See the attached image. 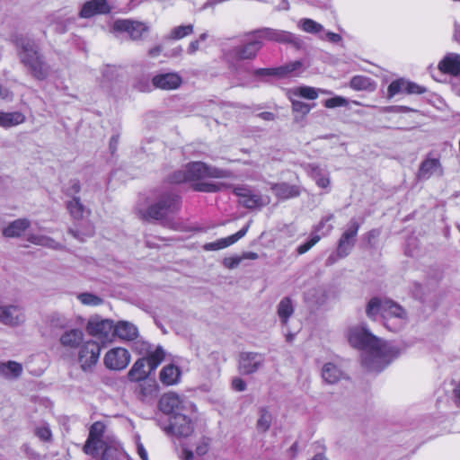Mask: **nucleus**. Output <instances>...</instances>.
I'll use <instances>...</instances> for the list:
<instances>
[{"mask_svg":"<svg viewBox=\"0 0 460 460\" xmlns=\"http://www.w3.org/2000/svg\"><path fill=\"white\" fill-rule=\"evenodd\" d=\"M264 363L261 354L255 352L242 353L239 359V369L243 374L250 375L258 371Z\"/></svg>","mask_w":460,"mask_h":460,"instance_id":"nucleus-16","label":"nucleus"},{"mask_svg":"<svg viewBox=\"0 0 460 460\" xmlns=\"http://www.w3.org/2000/svg\"><path fill=\"white\" fill-rule=\"evenodd\" d=\"M130 360V353L128 349L121 347L108 350L103 358L105 367L111 370H122L126 368Z\"/></svg>","mask_w":460,"mask_h":460,"instance_id":"nucleus-14","label":"nucleus"},{"mask_svg":"<svg viewBox=\"0 0 460 460\" xmlns=\"http://www.w3.org/2000/svg\"><path fill=\"white\" fill-rule=\"evenodd\" d=\"M359 229V224L357 220L351 219L347 226V228L342 233L337 248V255L340 258H344L348 256L352 251L355 243L356 237Z\"/></svg>","mask_w":460,"mask_h":460,"instance_id":"nucleus-12","label":"nucleus"},{"mask_svg":"<svg viewBox=\"0 0 460 460\" xmlns=\"http://www.w3.org/2000/svg\"><path fill=\"white\" fill-rule=\"evenodd\" d=\"M20 58L35 78L43 80L49 75V66L43 62L34 44H24L20 51Z\"/></svg>","mask_w":460,"mask_h":460,"instance_id":"nucleus-6","label":"nucleus"},{"mask_svg":"<svg viewBox=\"0 0 460 460\" xmlns=\"http://www.w3.org/2000/svg\"><path fill=\"white\" fill-rule=\"evenodd\" d=\"M246 383L240 377H234L232 380V388L236 392H243L246 390Z\"/></svg>","mask_w":460,"mask_h":460,"instance_id":"nucleus-54","label":"nucleus"},{"mask_svg":"<svg viewBox=\"0 0 460 460\" xmlns=\"http://www.w3.org/2000/svg\"><path fill=\"white\" fill-rule=\"evenodd\" d=\"M31 226L26 218H19L9 223L3 228V235L8 238L20 237Z\"/></svg>","mask_w":460,"mask_h":460,"instance_id":"nucleus-27","label":"nucleus"},{"mask_svg":"<svg viewBox=\"0 0 460 460\" xmlns=\"http://www.w3.org/2000/svg\"><path fill=\"white\" fill-rule=\"evenodd\" d=\"M27 240L32 244L44 246L54 250L60 249L62 247L59 243L56 242L49 236L42 234H31L28 235Z\"/></svg>","mask_w":460,"mask_h":460,"instance_id":"nucleus-37","label":"nucleus"},{"mask_svg":"<svg viewBox=\"0 0 460 460\" xmlns=\"http://www.w3.org/2000/svg\"><path fill=\"white\" fill-rule=\"evenodd\" d=\"M324 106L328 109H333L337 107H345L348 105V101L342 96H335L324 101Z\"/></svg>","mask_w":460,"mask_h":460,"instance_id":"nucleus-49","label":"nucleus"},{"mask_svg":"<svg viewBox=\"0 0 460 460\" xmlns=\"http://www.w3.org/2000/svg\"><path fill=\"white\" fill-rule=\"evenodd\" d=\"M26 120L25 115L21 111L5 112L0 111V127L9 128L19 126Z\"/></svg>","mask_w":460,"mask_h":460,"instance_id":"nucleus-29","label":"nucleus"},{"mask_svg":"<svg viewBox=\"0 0 460 460\" xmlns=\"http://www.w3.org/2000/svg\"><path fill=\"white\" fill-rule=\"evenodd\" d=\"M438 68L444 73H449L454 75H460V55L450 54L447 56L438 64Z\"/></svg>","mask_w":460,"mask_h":460,"instance_id":"nucleus-33","label":"nucleus"},{"mask_svg":"<svg viewBox=\"0 0 460 460\" xmlns=\"http://www.w3.org/2000/svg\"><path fill=\"white\" fill-rule=\"evenodd\" d=\"M49 323L57 329H68L72 327V319L60 312H54L49 317Z\"/></svg>","mask_w":460,"mask_h":460,"instance_id":"nucleus-39","label":"nucleus"},{"mask_svg":"<svg viewBox=\"0 0 460 460\" xmlns=\"http://www.w3.org/2000/svg\"><path fill=\"white\" fill-rule=\"evenodd\" d=\"M319 93L329 94L330 93L325 90L307 85L293 87L288 91V96H293L297 99L304 98L306 100H315L318 98Z\"/></svg>","mask_w":460,"mask_h":460,"instance_id":"nucleus-24","label":"nucleus"},{"mask_svg":"<svg viewBox=\"0 0 460 460\" xmlns=\"http://www.w3.org/2000/svg\"><path fill=\"white\" fill-rule=\"evenodd\" d=\"M178 208V197L172 194H166L150 205L146 209L138 205L137 211L145 219L161 220L172 213Z\"/></svg>","mask_w":460,"mask_h":460,"instance_id":"nucleus-5","label":"nucleus"},{"mask_svg":"<svg viewBox=\"0 0 460 460\" xmlns=\"http://www.w3.org/2000/svg\"><path fill=\"white\" fill-rule=\"evenodd\" d=\"M349 85L356 91H375L376 84L364 75H356L350 80Z\"/></svg>","mask_w":460,"mask_h":460,"instance_id":"nucleus-38","label":"nucleus"},{"mask_svg":"<svg viewBox=\"0 0 460 460\" xmlns=\"http://www.w3.org/2000/svg\"><path fill=\"white\" fill-rule=\"evenodd\" d=\"M234 194L239 199V203L247 208H257L270 203L268 196H261L254 193L247 185H238L234 189Z\"/></svg>","mask_w":460,"mask_h":460,"instance_id":"nucleus-11","label":"nucleus"},{"mask_svg":"<svg viewBox=\"0 0 460 460\" xmlns=\"http://www.w3.org/2000/svg\"><path fill=\"white\" fill-rule=\"evenodd\" d=\"M190 412L177 413L172 416L171 423L168 427L164 428V431L167 434H172L178 437H188L194 429L193 420Z\"/></svg>","mask_w":460,"mask_h":460,"instance_id":"nucleus-13","label":"nucleus"},{"mask_svg":"<svg viewBox=\"0 0 460 460\" xmlns=\"http://www.w3.org/2000/svg\"><path fill=\"white\" fill-rule=\"evenodd\" d=\"M209 449V439L207 438H201L196 447V454L198 456H204Z\"/></svg>","mask_w":460,"mask_h":460,"instance_id":"nucleus-51","label":"nucleus"},{"mask_svg":"<svg viewBox=\"0 0 460 460\" xmlns=\"http://www.w3.org/2000/svg\"><path fill=\"white\" fill-rule=\"evenodd\" d=\"M159 407L164 413L173 416L177 413L195 411V406L190 402L174 393L164 394L160 399Z\"/></svg>","mask_w":460,"mask_h":460,"instance_id":"nucleus-8","label":"nucleus"},{"mask_svg":"<svg viewBox=\"0 0 460 460\" xmlns=\"http://www.w3.org/2000/svg\"><path fill=\"white\" fill-rule=\"evenodd\" d=\"M294 312L292 302L289 298H283L278 305V315L283 323H286L288 319Z\"/></svg>","mask_w":460,"mask_h":460,"instance_id":"nucleus-41","label":"nucleus"},{"mask_svg":"<svg viewBox=\"0 0 460 460\" xmlns=\"http://www.w3.org/2000/svg\"><path fill=\"white\" fill-rule=\"evenodd\" d=\"M272 421V416L269 410L262 408L259 411V418L257 420V429L260 431H266L270 429Z\"/></svg>","mask_w":460,"mask_h":460,"instance_id":"nucleus-44","label":"nucleus"},{"mask_svg":"<svg viewBox=\"0 0 460 460\" xmlns=\"http://www.w3.org/2000/svg\"><path fill=\"white\" fill-rule=\"evenodd\" d=\"M136 445H137V450L139 457L142 460H148V455L146 450L145 449L144 446L140 442L139 437L136 438Z\"/></svg>","mask_w":460,"mask_h":460,"instance_id":"nucleus-56","label":"nucleus"},{"mask_svg":"<svg viewBox=\"0 0 460 460\" xmlns=\"http://www.w3.org/2000/svg\"><path fill=\"white\" fill-rule=\"evenodd\" d=\"M422 88L408 80H405L403 78L397 79L393 81L387 89V94L388 98H393L396 94H402V93H407V94H412V93H422Z\"/></svg>","mask_w":460,"mask_h":460,"instance_id":"nucleus-18","label":"nucleus"},{"mask_svg":"<svg viewBox=\"0 0 460 460\" xmlns=\"http://www.w3.org/2000/svg\"><path fill=\"white\" fill-rule=\"evenodd\" d=\"M261 33L262 37L266 40L282 43L291 42L294 40V35L286 31L266 29Z\"/></svg>","mask_w":460,"mask_h":460,"instance_id":"nucleus-36","label":"nucleus"},{"mask_svg":"<svg viewBox=\"0 0 460 460\" xmlns=\"http://www.w3.org/2000/svg\"><path fill=\"white\" fill-rule=\"evenodd\" d=\"M261 44L259 40L251 41L243 46L239 47L235 50V56L239 59H250L253 58L259 49H261Z\"/></svg>","mask_w":460,"mask_h":460,"instance_id":"nucleus-35","label":"nucleus"},{"mask_svg":"<svg viewBox=\"0 0 460 460\" xmlns=\"http://www.w3.org/2000/svg\"><path fill=\"white\" fill-rule=\"evenodd\" d=\"M138 336L137 327L130 322L119 321L115 324L114 338L125 341L135 340Z\"/></svg>","mask_w":460,"mask_h":460,"instance_id":"nucleus-23","label":"nucleus"},{"mask_svg":"<svg viewBox=\"0 0 460 460\" xmlns=\"http://www.w3.org/2000/svg\"><path fill=\"white\" fill-rule=\"evenodd\" d=\"M23 372L22 364L13 360L0 363V376L6 380L18 379Z\"/></svg>","mask_w":460,"mask_h":460,"instance_id":"nucleus-26","label":"nucleus"},{"mask_svg":"<svg viewBox=\"0 0 460 460\" xmlns=\"http://www.w3.org/2000/svg\"><path fill=\"white\" fill-rule=\"evenodd\" d=\"M26 321L22 306L14 304L0 303V323L8 327H18Z\"/></svg>","mask_w":460,"mask_h":460,"instance_id":"nucleus-10","label":"nucleus"},{"mask_svg":"<svg viewBox=\"0 0 460 460\" xmlns=\"http://www.w3.org/2000/svg\"><path fill=\"white\" fill-rule=\"evenodd\" d=\"M366 314L373 321L380 314L384 326L393 332L403 330L409 322L406 310L398 303L386 298L372 297L367 304Z\"/></svg>","mask_w":460,"mask_h":460,"instance_id":"nucleus-2","label":"nucleus"},{"mask_svg":"<svg viewBox=\"0 0 460 460\" xmlns=\"http://www.w3.org/2000/svg\"><path fill=\"white\" fill-rule=\"evenodd\" d=\"M67 209L71 216L75 219H81L84 214V207L77 198H73L67 202Z\"/></svg>","mask_w":460,"mask_h":460,"instance_id":"nucleus-45","label":"nucleus"},{"mask_svg":"<svg viewBox=\"0 0 460 460\" xmlns=\"http://www.w3.org/2000/svg\"><path fill=\"white\" fill-rule=\"evenodd\" d=\"M297 26L302 31L312 34H317L323 31V27L322 24L309 18H303L299 20Z\"/></svg>","mask_w":460,"mask_h":460,"instance_id":"nucleus-42","label":"nucleus"},{"mask_svg":"<svg viewBox=\"0 0 460 460\" xmlns=\"http://www.w3.org/2000/svg\"><path fill=\"white\" fill-rule=\"evenodd\" d=\"M199 49V40L191 41L188 47V53L194 54Z\"/></svg>","mask_w":460,"mask_h":460,"instance_id":"nucleus-62","label":"nucleus"},{"mask_svg":"<svg viewBox=\"0 0 460 460\" xmlns=\"http://www.w3.org/2000/svg\"><path fill=\"white\" fill-rule=\"evenodd\" d=\"M197 190L205 192H216L219 190V187L213 183H201L198 185Z\"/></svg>","mask_w":460,"mask_h":460,"instance_id":"nucleus-55","label":"nucleus"},{"mask_svg":"<svg viewBox=\"0 0 460 460\" xmlns=\"http://www.w3.org/2000/svg\"><path fill=\"white\" fill-rule=\"evenodd\" d=\"M101 347L93 340L84 341L78 349L77 361L84 372L92 371L99 361Z\"/></svg>","mask_w":460,"mask_h":460,"instance_id":"nucleus-7","label":"nucleus"},{"mask_svg":"<svg viewBox=\"0 0 460 460\" xmlns=\"http://www.w3.org/2000/svg\"><path fill=\"white\" fill-rule=\"evenodd\" d=\"M430 168H431V162H429V160H426L425 162H423L421 164V167L420 169V176L423 178H429V175H427V174Z\"/></svg>","mask_w":460,"mask_h":460,"instance_id":"nucleus-58","label":"nucleus"},{"mask_svg":"<svg viewBox=\"0 0 460 460\" xmlns=\"http://www.w3.org/2000/svg\"><path fill=\"white\" fill-rule=\"evenodd\" d=\"M113 439L115 438L112 436L106 433V425L102 421H95L90 427L83 451L88 456L98 457L100 451H103Z\"/></svg>","mask_w":460,"mask_h":460,"instance_id":"nucleus-4","label":"nucleus"},{"mask_svg":"<svg viewBox=\"0 0 460 460\" xmlns=\"http://www.w3.org/2000/svg\"><path fill=\"white\" fill-rule=\"evenodd\" d=\"M305 170L315 181L318 187L327 189L330 186V178L322 173L320 168L314 164H305Z\"/></svg>","mask_w":460,"mask_h":460,"instance_id":"nucleus-34","label":"nucleus"},{"mask_svg":"<svg viewBox=\"0 0 460 460\" xmlns=\"http://www.w3.org/2000/svg\"><path fill=\"white\" fill-rule=\"evenodd\" d=\"M322 377L328 384H335L345 377V373L336 363L326 362L322 367Z\"/></svg>","mask_w":460,"mask_h":460,"instance_id":"nucleus-25","label":"nucleus"},{"mask_svg":"<svg viewBox=\"0 0 460 460\" xmlns=\"http://www.w3.org/2000/svg\"><path fill=\"white\" fill-rule=\"evenodd\" d=\"M271 190L275 195L281 199L295 198L300 194L298 186L285 182L273 184Z\"/></svg>","mask_w":460,"mask_h":460,"instance_id":"nucleus-32","label":"nucleus"},{"mask_svg":"<svg viewBox=\"0 0 460 460\" xmlns=\"http://www.w3.org/2000/svg\"><path fill=\"white\" fill-rule=\"evenodd\" d=\"M318 294H322V290L320 288L310 290L305 294V299L316 304L323 303V298L322 296H316Z\"/></svg>","mask_w":460,"mask_h":460,"instance_id":"nucleus-52","label":"nucleus"},{"mask_svg":"<svg viewBox=\"0 0 460 460\" xmlns=\"http://www.w3.org/2000/svg\"><path fill=\"white\" fill-rule=\"evenodd\" d=\"M113 29L118 31H127L133 40H138L148 31V26L140 22L118 20L114 22Z\"/></svg>","mask_w":460,"mask_h":460,"instance_id":"nucleus-17","label":"nucleus"},{"mask_svg":"<svg viewBox=\"0 0 460 460\" xmlns=\"http://www.w3.org/2000/svg\"><path fill=\"white\" fill-rule=\"evenodd\" d=\"M141 349H138V347H136V349L140 354H146L147 357L146 358V363L148 365V367L150 368V371H154L164 360L165 352L161 347H156L155 349L151 350L150 346L142 343Z\"/></svg>","mask_w":460,"mask_h":460,"instance_id":"nucleus-20","label":"nucleus"},{"mask_svg":"<svg viewBox=\"0 0 460 460\" xmlns=\"http://www.w3.org/2000/svg\"><path fill=\"white\" fill-rule=\"evenodd\" d=\"M153 84L161 90H174L181 84V77L177 73L159 74L153 77Z\"/></svg>","mask_w":460,"mask_h":460,"instance_id":"nucleus-19","label":"nucleus"},{"mask_svg":"<svg viewBox=\"0 0 460 460\" xmlns=\"http://www.w3.org/2000/svg\"><path fill=\"white\" fill-rule=\"evenodd\" d=\"M76 298L85 306H98L103 303L102 297L89 292L80 293L76 296Z\"/></svg>","mask_w":460,"mask_h":460,"instance_id":"nucleus-43","label":"nucleus"},{"mask_svg":"<svg viewBox=\"0 0 460 460\" xmlns=\"http://www.w3.org/2000/svg\"><path fill=\"white\" fill-rule=\"evenodd\" d=\"M180 457L181 460H194L193 452L188 448H183L181 450Z\"/></svg>","mask_w":460,"mask_h":460,"instance_id":"nucleus-59","label":"nucleus"},{"mask_svg":"<svg viewBox=\"0 0 460 460\" xmlns=\"http://www.w3.org/2000/svg\"><path fill=\"white\" fill-rule=\"evenodd\" d=\"M248 228H249V225H247L245 227L239 230L234 234H232L226 238L219 239L216 242L208 243L204 245V249L206 251H217V250L226 248V247L234 244V243H236L242 237H243L246 234Z\"/></svg>","mask_w":460,"mask_h":460,"instance_id":"nucleus-22","label":"nucleus"},{"mask_svg":"<svg viewBox=\"0 0 460 460\" xmlns=\"http://www.w3.org/2000/svg\"><path fill=\"white\" fill-rule=\"evenodd\" d=\"M0 98L4 101H12L13 94L8 88L0 84Z\"/></svg>","mask_w":460,"mask_h":460,"instance_id":"nucleus-57","label":"nucleus"},{"mask_svg":"<svg viewBox=\"0 0 460 460\" xmlns=\"http://www.w3.org/2000/svg\"><path fill=\"white\" fill-rule=\"evenodd\" d=\"M84 333L82 328L70 327L65 330L58 340L61 347L66 349H78L84 343Z\"/></svg>","mask_w":460,"mask_h":460,"instance_id":"nucleus-15","label":"nucleus"},{"mask_svg":"<svg viewBox=\"0 0 460 460\" xmlns=\"http://www.w3.org/2000/svg\"><path fill=\"white\" fill-rule=\"evenodd\" d=\"M346 339L352 348L364 352L362 365L370 372H381L402 353L397 346L373 334L365 323L349 326Z\"/></svg>","mask_w":460,"mask_h":460,"instance_id":"nucleus-1","label":"nucleus"},{"mask_svg":"<svg viewBox=\"0 0 460 460\" xmlns=\"http://www.w3.org/2000/svg\"><path fill=\"white\" fill-rule=\"evenodd\" d=\"M258 257H259L258 254L253 252H246L241 255V258H243V260H256V259H258Z\"/></svg>","mask_w":460,"mask_h":460,"instance_id":"nucleus-63","label":"nucleus"},{"mask_svg":"<svg viewBox=\"0 0 460 460\" xmlns=\"http://www.w3.org/2000/svg\"><path fill=\"white\" fill-rule=\"evenodd\" d=\"M443 169L440 163L437 159H433V175L441 176Z\"/></svg>","mask_w":460,"mask_h":460,"instance_id":"nucleus-60","label":"nucleus"},{"mask_svg":"<svg viewBox=\"0 0 460 460\" xmlns=\"http://www.w3.org/2000/svg\"><path fill=\"white\" fill-rule=\"evenodd\" d=\"M114 323L109 319L93 317L87 323L88 333L102 342H111L114 340Z\"/></svg>","mask_w":460,"mask_h":460,"instance_id":"nucleus-9","label":"nucleus"},{"mask_svg":"<svg viewBox=\"0 0 460 460\" xmlns=\"http://www.w3.org/2000/svg\"><path fill=\"white\" fill-rule=\"evenodd\" d=\"M193 32V25H181L173 28L170 34L169 38L172 40H181Z\"/></svg>","mask_w":460,"mask_h":460,"instance_id":"nucleus-47","label":"nucleus"},{"mask_svg":"<svg viewBox=\"0 0 460 460\" xmlns=\"http://www.w3.org/2000/svg\"><path fill=\"white\" fill-rule=\"evenodd\" d=\"M122 455V448L119 443L113 439L108 444L101 455V460H119Z\"/></svg>","mask_w":460,"mask_h":460,"instance_id":"nucleus-40","label":"nucleus"},{"mask_svg":"<svg viewBox=\"0 0 460 460\" xmlns=\"http://www.w3.org/2000/svg\"><path fill=\"white\" fill-rule=\"evenodd\" d=\"M288 97L292 103V111L294 113L299 114L302 117H305L310 112V111L312 109L311 105L299 101L296 97H293V96H288Z\"/></svg>","mask_w":460,"mask_h":460,"instance_id":"nucleus-46","label":"nucleus"},{"mask_svg":"<svg viewBox=\"0 0 460 460\" xmlns=\"http://www.w3.org/2000/svg\"><path fill=\"white\" fill-rule=\"evenodd\" d=\"M226 176V172L207 165L202 162H193L185 165L182 170L175 172L172 175L171 181L174 183H181L201 180L205 178H223Z\"/></svg>","mask_w":460,"mask_h":460,"instance_id":"nucleus-3","label":"nucleus"},{"mask_svg":"<svg viewBox=\"0 0 460 460\" xmlns=\"http://www.w3.org/2000/svg\"><path fill=\"white\" fill-rule=\"evenodd\" d=\"M320 239L321 237L319 235L315 234L312 236L309 241L298 246L297 252L299 254H304L307 252L313 246H314L320 241Z\"/></svg>","mask_w":460,"mask_h":460,"instance_id":"nucleus-50","label":"nucleus"},{"mask_svg":"<svg viewBox=\"0 0 460 460\" xmlns=\"http://www.w3.org/2000/svg\"><path fill=\"white\" fill-rule=\"evenodd\" d=\"M146 364L145 357L137 359L128 373V379L132 382L146 379L151 372L150 368L146 369Z\"/></svg>","mask_w":460,"mask_h":460,"instance_id":"nucleus-31","label":"nucleus"},{"mask_svg":"<svg viewBox=\"0 0 460 460\" xmlns=\"http://www.w3.org/2000/svg\"><path fill=\"white\" fill-rule=\"evenodd\" d=\"M110 5L106 0H91L84 4L80 16L82 18H91L96 14H103L109 13Z\"/></svg>","mask_w":460,"mask_h":460,"instance_id":"nucleus-21","label":"nucleus"},{"mask_svg":"<svg viewBox=\"0 0 460 460\" xmlns=\"http://www.w3.org/2000/svg\"><path fill=\"white\" fill-rule=\"evenodd\" d=\"M35 435L42 441L49 442L52 439V432L49 425L42 424L35 429Z\"/></svg>","mask_w":460,"mask_h":460,"instance_id":"nucleus-48","label":"nucleus"},{"mask_svg":"<svg viewBox=\"0 0 460 460\" xmlns=\"http://www.w3.org/2000/svg\"><path fill=\"white\" fill-rule=\"evenodd\" d=\"M243 261V258L241 256H234V257H227L225 258L223 263L225 267L227 269H234L236 268Z\"/></svg>","mask_w":460,"mask_h":460,"instance_id":"nucleus-53","label":"nucleus"},{"mask_svg":"<svg viewBox=\"0 0 460 460\" xmlns=\"http://www.w3.org/2000/svg\"><path fill=\"white\" fill-rule=\"evenodd\" d=\"M323 39H325V40H329V41H332V42H335V43H336V42L341 41V35H340V34H338V33H334V32H327V33L325 34V37H324Z\"/></svg>","mask_w":460,"mask_h":460,"instance_id":"nucleus-61","label":"nucleus"},{"mask_svg":"<svg viewBox=\"0 0 460 460\" xmlns=\"http://www.w3.org/2000/svg\"><path fill=\"white\" fill-rule=\"evenodd\" d=\"M454 38L456 40L460 41V24L455 25Z\"/></svg>","mask_w":460,"mask_h":460,"instance_id":"nucleus-64","label":"nucleus"},{"mask_svg":"<svg viewBox=\"0 0 460 460\" xmlns=\"http://www.w3.org/2000/svg\"><path fill=\"white\" fill-rule=\"evenodd\" d=\"M181 376V369L173 364H169L162 368L160 380L165 385H173L179 383Z\"/></svg>","mask_w":460,"mask_h":460,"instance_id":"nucleus-30","label":"nucleus"},{"mask_svg":"<svg viewBox=\"0 0 460 460\" xmlns=\"http://www.w3.org/2000/svg\"><path fill=\"white\" fill-rule=\"evenodd\" d=\"M302 63L296 60L274 69H260L257 71V74L260 75H277L279 77H284L300 69Z\"/></svg>","mask_w":460,"mask_h":460,"instance_id":"nucleus-28","label":"nucleus"}]
</instances>
